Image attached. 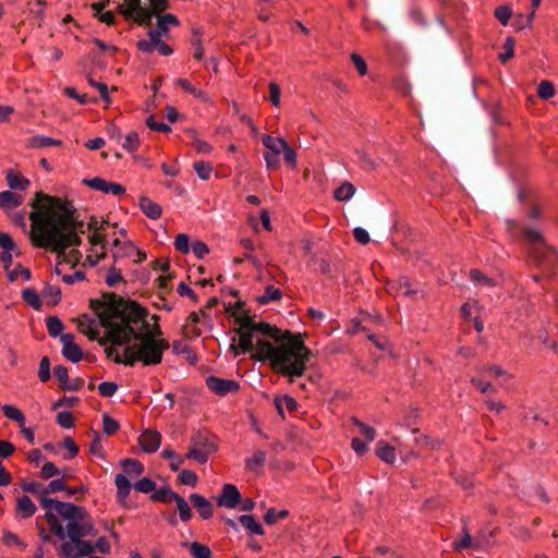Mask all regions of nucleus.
Returning <instances> with one entry per match:
<instances>
[{
  "label": "nucleus",
  "instance_id": "nucleus-53",
  "mask_svg": "<svg viewBox=\"0 0 558 558\" xmlns=\"http://www.w3.org/2000/svg\"><path fill=\"white\" fill-rule=\"evenodd\" d=\"M194 170L196 171L199 179L208 180L213 172V167L208 162L197 161L194 163Z\"/></svg>",
  "mask_w": 558,
  "mask_h": 558
},
{
  "label": "nucleus",
  "instance_id": "nucleus-41",
  "mask_svg": "<svg viewBox=\"0 0 558 558\" xmlns=\"http://www.w3.org/2000/svg\"><path fill=\"white\" fill-rule=\"evenodd\" d=\"M175 85L180 86L186 93H190L191 95H193V96H195V97H197L199 99H203V100L207 99L206 94L203 90L195 88L191 84V82L185 80V78H178V80H175Z\"/></svg>",
  "mask_w": 558,
  "mask_h": 558
},
{
  "label": "nucleus",
  "instance_id": "nucleus-31",
  "mask_svg": "<svg viewBox=\"0 0 558 558\" xmlns=\"http://www.w3.org/2000/svg\"><path fill=\"white\" fill-rule=\"evenodd\" d=\"M125 473L131 476H140L144 472V465L135 459H125L121 462Z\"/></svg>",
  "mask_w": 558,
  "mask_h": 558
},
{
  "label": "nucleus",
  "instance_id": "nucleus-42",
  "mask_svg": "<svg viewBox=\"0 0 558 558\" xmlns=\"http://www.w3.org/2000/svg\"><path fill=\"white\" fill-rule=\"evenodd\" d=\"M7 275L10 281H16L20 278H22L24 281H28L32 277L31 270L20 264L14 269L8 270Z\"/></svg>",
  "mask_w": 558,
  "mask_h": 558
},
{
  "label": "nucleus",
  "instance_id": "nucleus-44",
  "mask_svg": "<svg viewBox=\"0 0 558 558\" xmlns=\"http://www.w3.org/2000/svg\"><path fill=\"white\" fill-rule=\"evenodd\" d=\"M60 474H63V471L59 469L54 463L52 462H46L40 470V477L45 480H49L54 476H59Z\"/></svg>",
  "mask_w": 558,
  "mask_h": 558
},
{
  "label": "nucleus",
  "instance_id": "nucleus-59",
  "mask_svg": "<svg viewBox=\"0 0 558 558\" xmlns=\"http://www.w3.org/2000/svg\"><path fill=\"white\" fill-rule=\"evenodd\" d=\"M179 481L183 485L195 486L197 483V475L190 470H183L179 474Z\"/></svg>",
  "mask_w": 558,
  "mask_h": 558
},
{
  "label": "nucleus",
  "instance_id": "nucleus-2",
  "mask_svg": "<svg viewBox=\"0 0 558 558\" xmlns=\"http://www.w3.org/2000/svg\"><path fill=\"white\" fill-rule=\"evenodd\" d=\"M238 333L242 351H253V357L268 362L271 369L287 377L289 383L303 376L312 352L305 347L301 333L281 330L248 317L241 319Z\"/></svg>",
  "mask_w": 558,
  "mask_h": 558
},
{
  "label": "nucleus",
  "instance_id": "nucleus-11",
  "mask_svg": "<svg viewBox=\"0 0 558 558\" xmlns=\"http://www.w3.org/2000/svg\"><path fill=\"white\" fill-rule=\"evenodd\" d=\"M208 388L219 396H226L228 393H232L239 390L240 385L238 381L232 379H223L218 377H208L207 378Z\"/></svg>",
  "mask_w": 558,
  "mask_h": 558
},
{
  "label": "nucleus",
  "instance_id": "nucleus-22",
  "mask_svg": "<svg viewBox=\"0 0 558 558\" xmlns=\"http://www.w3.org/2000/svg\"><path fill=\"white\" fill-rule=\"evenodd\" d=\"M376 456L384 462L392 464L396 461V450L386 441L380 440L376 445Z\"/></svg>",
  "mask_w": 558,
  "mask_h": 558
},
{
  "label": "nucleus",
  "instance_id": "nucleus-55",
  "mask_svg": "<svg viewBox=\"0 0 558 558\" xmlns=\"http://www.w3.org/2000/svg\"><path fill=\"white\" fill-rule=\"evenodd\" d=\"M174 247L183 254L189 253L191 250L189 236L184 233L178 234L174 240Z\"/></svg>",
  "mask_w": 558,
  "mask_h": 558
},
{
  "label": "nucleus",
  "instance_id": "nucleus-19",
  "mask_svg": "<svg viewBox=\"0 0 558 558\" xmlns=\"http://www.w3.org/2000/svg\"><path fill=\"white\" fill-rule=\"evenodd\" d=\"M388 292L412 298L417 293L416 289H413L410 281L405 278L399 279L393 282H389Z\"/></svg>",
  "mask_w": 558,
  "mask_h": 558
},
{
  "label": "nucleus",
  "instance_id": "nucleus-33",
  "mask_svg": "<svg viewBox=\"0 0 558 558\" xmlns=\"http://www.w3.org/2000/svg\"><path fill=\"white\" fill-rule=\"evenodd\" d=\"M22 298L25 303H27L29 306H32L35 310H40L41 307V300L39 294L34 288H26L22 291Z\"/></svg>",
  "mask_w": 558,
  "mask_h": 558
},
{
  "label": "nucleus",
  "instance_id": "nucleus-7",
  "mask_svg": "<svg viewBox=\"0 0 558 558\" xmlns=\"http://www.w3.org/2000/svg\"><path fill=\"white\" fill-rule=\"evenodd\" d=\"M73 223L78 227L77 235L80 233H85L86 231H93V233L88 236L92 250L87 255L86 260L90 266H95L106 255L105 238L99 232L100 230H104L105 222H99L97 219L93 218L86 226L84 222L75 221L74 219Z\"/></svg>",
  "mask_w": 558,
  "mask_h": 558
},
{
  "label": "nucleus",
  "instance_id": "nucleus-18",
  "mask_svg": "<svg viewBox=\"0 0 558 558\" xmlns=\"http://www.w3.org/2000/svg\"><path fill=\"white\" fill-rule=\"evenodd\" d=\"M36 510V505L27 495L17 497L15 506V514L17 517L28 519L35 514Z\"/></svg>",
  "mask_w": 558,
  "mask_h": 558
},
{
  "label": "nucleus",
  "instance_id": "nucleus-61",
  "mask_svg": "<svg viewBox=\"0 0 558 558\" xmlns=\"http://www.w3.org/2000/svg\"><path fill=\"white\" fill-rule=\"evenodd\" d=\"M38 376L39 379L44 383L50 378V362L47 356H44L40 360Z\"/></svg>",
  "mask_w": 558,
  "mask_h": 558
},
{
  "label": "nucleus",
  "instance_id": "nucleus-3",
  "mask_svg": "<svg viewBox=\"0 0 558 558\" xmlns=\"http://www.w3.org/2000/svg\"><path fill=\"white\" fill-rule=\"evenodd\" d=\"M34 210L29 215L32 221L31 239L38 247H50L57 253L56 274L62 275L63 266L74 267L82 258L78 250H66L81 243L77 235L78 227L73 223V217L65 209L63 201L36 193L32 203Z\"/></svg>",
  "mask_w": 558,
  "mask_h": 558
},
{
  "label": "nucleus",
  "instance_id": "nucleus-39",
  "mask_svg": "<svg viewBox=\"0 0 558 558\" xmlns=\"http://www.w3.org/2000/svg\"><path fill=\"white\" fill-rule=\"evenodd\" d=\"M185 546H189L194 558H211V551L206 545L193 542L191 544H185Z\"/></svg>",
  "mask_w": 558,
  "mask_h": 558
},
{
  "label": "nucleus",
  "instance_id": "nucleus-25",
  "mask_svg": "<svg viewBox=\"0 0 558 558\" xmlns=\"http://www.w3.org/2000/svg\"><path fill=\"white\" fill-rule=\"evenodd\" d=\"M148 37L149 39H142L137 43V48L143 52H153L156 50L157 43H159L162 36H160V31L150 29Z\"/></svg>",
  "mask_w": 558,
  "mask_h": 558
},
{
  "label": "nucleus",
  "instance_id": "nucleus-38",
  "mask_svg": "<svg viewBox=\"0 0 558 558\" xmlns=\"http://www.w3.org/2000/svg\"><path fill=\"white\" fill-rule=\"evenodd\" d=\"M53 374L64 390H77L76 386H68L69 372L66 367L58 365L54 367Z\"/></svg>",
  "mask_w": 558,
  "mask_h": 558
},
{
  "label": "nucleus",
  "instance_id": "nucleus-29",
  "mask_svg": "<svg viewBox=\"0 0 558 558\" xmlns=\"http://www.w3.org/2000/svg\"><path fill=\"white\" fill-rule=\"evenodd\" d=\"M275 405L277 408L278 413L283 416L284 410L292 412L296 410L298 402L290 396L277 397L275 399Z\"/></svg>",
  "mask_w": 558,
  "mask_h": 558
},
{
  "label": "nucleus",
  "instance_id": "nucleus-15",
  "mask_svg": "<svg viewBox=\"0 0 558 558\" xmlns=\"http://www.w3.org/2000/svg\"><path fill=\"white\" fill-rule=\"evenodd\" d=\"M24 202V195L20 192H13V191H3L0 192V207L5 210L10 211L19 206H21Z\"/></svg>",
  "mask_w": 558,
  "mask_h": 558
},
{
  "label": "nucleus",
  "instance_id": "nucleus-30",
  "mask_svg": "<svg viewBox=\"0 0 558 558\" xmlns=\"http://www.w3.org/2000/svg\"><path fill=\"white\" fill-rule=\"evenodd\" d=\"M239 521L250 532L257 534V535L265 534V531H264L262 524L259 522H257L253 515H247V514L240 515Z\"/></svg>",
  "mask_w": 558,
  "mask_h": 558
},
{
  "label": "nucleus",
  "instance_id": "nucleus-28",
  "mask_svg": "<svg viewBox=\"0 0 558 558\" xmlns=\"http://www.w3.org/2000/svg\"><path fill=\"white\" fill-rule=\"evenodd\" d=\"M54 510H47L46 520L50 525L51 531L60 538L64 539L66 535V526L64 527L52 513Z\"/></svg>",
  "mask_w": 558,
  "mask_h": 558
},
{
  "label": "nucleus",
  "instance_id": "nucleus-10",
  "mask_svg": "<svg viewBox=\"0 0 558 558\" xmlns=\"http://www.w3.org/2000/svg\"><path fill=\"white\" fill-rule=\"evenodd\" d=\"M83 183L88 187L101 191L105 194L121 195L125 192V187L123 185L107 181L99 177L85 179Z\"/></svg>",
  "mask_w": 558,
  "mask_h": 558
},
{
  "label": "nucleus",
  "instance_id": "nucleus-47",
  "mask_svg": "<svg viewBox=\"0 0 558 558\" xmlns=\"http://www.w3.org/2000/svg\"><path fill=\"white\" fill-rule=\"evenodd\" d=\"M514 39L511 38V37H508L506 40H505V44H504V51L499 53V60L501 62H507L508 60H510L513 54H514Z\"/></svg>",
  "mask_w": 558,
  "mask_h": 558
},
{
  "label": "nucleus",
  "instance_id": "nucleus-51",
  "mask_svg": "<svg viewBox=\"0 0 558 558\" xmlns=\"http://www.w3.org/2000/svg\"><path fill=\"white\" fill-rule=\"evenodd\" d=\"M140 146V136L136 132H130L122 143V147L128 151H135Z\"/></svg>",
  "mask_w": 558,
  "mask_h": 558
},
{
  "label": "nucleus",
  "instance_id": "nucleus-63",
  "mask_svg": "<svg viewBox=\"0 0 558 558\" xmlns=\"http://www.w3.org/2000/svg\"><path fill=\"white\" fill-rule=\"evenodd\" d=\"M57 422L60 426H62L64 428H70L74 424V417L70 412L63 411V412L58 413Z\"/></svg>",
  "mask_w": 558,
  "mask_h": 558
},
{
  "label": "nucleus",
  "instance_id": "nucleus-43",
  "mask_svg": "<svg viewBox=\"0 0 558 558\" xmlns=\"http://www.w3.org/2000/svg\"><path fill=\"white\" fill-rule=\"evenodd\" d=\"M73 543L76 545L75 557L77 558L89 556L95 551L94 545L90 542L83 541V538H81L78 542Z\"/></svg>",
  "mask_w": 558,
  "mask_h": 558
},
{
  "label": "nucleus",
  "instance_id": "nucleus-26",
  "mask_svg": "<svg viewBox=\"0 0 558 558\" xmlns=\"http://www.w3.org/2000/svg\"><path fill=\"white\" fill-rule=\"evenodd\" d=\"M178 25H179V20L177 19L175 15H173L171 13L160 15V13H159L156 31H160V36H163L167 34L169 28H171L173 26H178Z\"/></svg>",
  "mask_w": 558,
  "mask_h": 558
},
{
  "label": "nucleus",
  "instance_id": "nucleus-23",
  "mask_svg": "<svg viewBox=\"0 0 558 558\" xmlns=\"http://www.w3.org/2000/svg\"><path fill=\"white\" fill-rule=\"evenodd\" d=\"M140 207L151 219H158L161 216V207L148 197H141Z\"/></svg>",
  "mask_w": 558,
  "mask_h": 558
},
{
  "label": "nucleus",
  "instance_id": "nucleus-45",
  "mask_svg": "<svg viewBox=\"0 0 558 558\" xmlns=\"http://www.w3.org/2000/svg\"><path fill=\"white\" fill-rule=\"evenodd\" d=\"M281 298V291L274 286H268L265 290V293L258 298V302L262 304H266L269 301H277Z\"/></svg>",
  "mask_w": 558,
  "mask_h": 558
},
{
  "label": "nucleus",
  "instance_id": "nucleus-62",
  "mask_svg": "<svg viewBox=\"0 0 558 558\" xmlns=\"http://www.w3.org/2000/svg\"><path fill=\"white\" fill-rule=\"evenodd\" d=\"M59 551L65 558H77L75 557L76 545L72 541L62 543Z\"/></svg>",
  "mask_w": 558,
  "mask_h": 558
},
{
  "label": "nucleus",
  "instance_id": "nucleus-14",
  "mask_svg": "<svg viewBox=\"0 0 558 558\" xmlns=\"http://www.w3.org/2000/svg\"><path fill=\"white\" fill-rule=\"evenodd\" d=\"M74 337L71 333L62 335L60 340L63 344L62 353L71 362L76 363L81 361L83 352L80 347L73 341Z\"/></svg>",
  "mask_w": 558,
  "mask_h": 558
},
{
  "label": "nucleus",
  "instance_id": "nucleus-12",
  "mask_svg": "<svg viewBox=\"0 0 558 558\" xmlns=\"http://www.w3.org/2000/svg\"><path fill=\"white\" fill-rule=\"evenodd\" d=\"M240 492L232 484H225L221 495L217 498V504L221 507L233 509L240 502Z\"/></svg>",
  "mask_w": 558,
  "mask_h": 558
},
{
  "label": "nucleus",
  "instance_id": "nucleus-6",
  "mask_svg": "<svg viewBox=\"0 0 558 558\" xmlns=\"http://www.w3.org/2000/svg\"><path fill=\"white\" fill-rule=\"evenodd\" d=\"M166 9V0H123L119 5V12L124 17L146 26L151 24L154 15H158Z\"/></svg>",
  "mask_w": 558,
  "mask_h": 558
},
{
  "label": "nucleus",
  "instance_id": "nucleus-36",
  "mask_svg": "<svg viewBox=\"0 0 558 558\" xmlns=\"http://www.w3.org/2000/svg\"><path fill=\"white\" fill-rule=\"evenodd\" d=\"M172 498L174 499V502L177 504V510L179 512L180 519L183 522L191 520L192 510H191L189 504L186 502V500L181 496H174V497L172 496Z\"/></svg>",
  "mask_w": 558,
  "mask_h": 558
},
{
  "label": "nucleus",
  "instance_id": "nucleus-9",
  "mask_svg": "<svg viewBox=\"0 0 558 558\" xmlns=\"http://www.w3.org/2000/svg\"><path fill=\"white\" fill-rule=\"evenodd\" d=\"M216 451V446L205 435L197 434L191 440L190 449L185 456L186 459L205 464L208 457Z\"/></svg>",
  "mask_w": 558,
  "mask_h": 558
},
{
  "label": "nucleus",
  "instance_id": "nucleus-50",
  "mask_svg": "<svg viewBox=\"0 0 558 558\" xmlns=\"http://www.w3.org/2000/svg\"><path fill=\"white\" fill-rule=\"evenodd\" d=\"M555 86L549 81H542L538 85L537 94L542 99H549L555 95Z\"/></svg>",
  "mask_w": 558,
  "mask_h": 558
},
{
  "label": "nucleus",
  "instance_id": "nucleus-24",
  "mask_svg": "<svg viewBox=\"0 0 558 558\" xmlns=\"http://www.w3.org/2000/svg\"><path fill=\"white\" fill-rule=\"evenodd\" d=\"M21 487L24 492L38 495L40 497V504L44 507V499H50L45 497V485L36 481L23 480Z\"/></svg>",
  "mask_w": 558,
  "mask_h": 558
},
{
  "label": "nucleus",
  "instance_id": "nucleus-58",
  "mask_svg": "<svg viewBox=\"0 0 558 558\" xmlns=\"http://www.w3.org/2000/svg\"><path fill=\"white\" fill-rule=\"evenodd\" d=\"M118 390V385L113 381H102L98 386V391L104 397H112Z\"/></svg>",
  "mask_w": 558,
  "mask_h": 558
},
{
  "label": "nucleus",
  "instance_id": "nucleus-13",
  "mask_svg": "<svg viewBox=\"0 0 558 558\" xmlns=\"http://www.w3.org/2000/svg\"><path fill=\"white\" fill-rule=\"evenodd\" d=\"M140 446L145 452H155L161 444V435L155 429H146L138 438Z\"/></svg>",
  "mask_w": 558,
  "mask_h": 558
},
{
  "label": "nucleus",
  "instance_id": "nucleus-56",
  "mask_svg": "<svg viewBox=\"0 0 558 558\" xmlns=\"http://www.w3.org/2000/svg\"><path fill=\"white\" fill-rule=\"evenodd\" d=\"M511 14V9L507 5H501L495 9V16L502 25L508 24Z\"/></svg>",
  "mask_w": 558,
  "mask_h": 558
},
{
  "label": "nucleus",
  "instance_id": "nucleus-32",
  "mask_svg": "<svg viewBox=\"0 0 558 558\" xmlns=\"http://www.w3.org/2000/svg\"><path fill=\"white\" fill-rule=\"evenodd\" d=\"M355 193V187L350 182L342 183L338 189L335 190L333 197L338 202L349 201Z\"/></svg>",
  "mask_w": 558,
  "mask_h": 558
},
{
  "label": "nucleus",
  "instance_id": "nucleus-52",
  "mask_svg": "<svg viewBox=\"0 0 558 558\" xmlns=\"http://www.w3.org/2000/svg\"><path fill=\"white\" fill-rule=\"evenodd\" d=\"M66 489V485L63 478H54L49 482L48 485L45 486V497H48L49 494L63 492Z\"/></svg>",
  "mask_w": 558,
  "mask_h": 558
},
{
  "label": "nucleus",
  "instance_id": "nucleus-35",
  "mask_svg": "<svg viewBox=\"0 0 558 558\" xmlns=\"http://www.w3.org/2000/svg\"><path fill=\"white\" fill-rule=\"evenodd\" d=\"M266 461V453L262 450L254 451L253 456L245 462L246 468L253 472H257Z\"/></svg>",
  "mask_w": 558,
  "mask_h": 558
},
{
  "label": "nucleus",
  "instance_id": "nucleus-20",
  "mask_svg": "<svg viewBox=\"0 0 558 558\" xmlns=\"http://www.w3.org/2000/svg\"><path fill=\"white\" fill-rule=\"evenodd\" d=\"M190 500L203 519H209L213 515V505L208 499L198 494H192Z\"/></svg>",
  "mask_w": 558,
  "mask_h": 558
},
{
  "label": "nucleus",
  "instance_id": "nucleus-64",
  "mask_svg": "<svg viewBox=\"0 0 558 558\" xmlns=\"http://www.w3.org/2000/svg\"><path fill=\"white\" fill-rule=\"evenodd\" d=\"M134 487L141 493H150L155 489L156 485L151 480L144 477L136 482Z\"/></svg>",
  "mask_w": 558,
  "mask_h": 558
},
{
  "label": "nucleus",
  "instance_id": "nucleus-60",
  "mask_svg": "<svg viewBox=\"0 0 558 558\" xmlns=\"http://www.w3.org/2000/svg\"><path fill=\"white\" fill-rule=\"evenodd\" d=\"M102 422H104V432L107 435L114 434L119 428V423L110 417L107 413L102 415Z\"/></svg>",
  "mask_w": 558,
  "mask_h": 558
},
{
  "label": "nucleus",
  "instance_id": "nucleus-5",
  "mask_svg": "<svg viewBox=\"0 0 558 558\" xmlns=\"http://www.w3.org/2000/svg\"><path fill=\"white\" fill-rule=\"evenodd\" d=\"M523 238L530 243L529 255L536 266L550 270L558 265V253L545 243L538 230L526 227L523 229Z\"/></svg>",
  "mask_w": 558,
  "mask_h": 558
},
{
  "label": "nucleus",
  "instance_id": "nucleus-1",
  "mask_svg": "<svg viewBox=\"0 0 558 558\" xmlns=\"http://www.w3.org/2000/svg\"><path fill=\"white\" fill-rule=\"evenodd\" d=\"M100 324L106 328L105 338L100 344L110 342L112 348L108 354L116 353L114 361L133 366L136 362L144 365H157L162 354L169 349V343L161 338L157 317L149 315L137 303L117 300L110 302H94Z\"/></svg>",
  "mask_w": 558,
  "mask_h": 558
},
{
  "label": "nucleus",
  "instance_id": "nucleus-57",
  "mask_svg": "<svg viewBox=\"0 0 558 558\" xmlns=\"http://www.w3.org/2000/svg\"><path fill=\"white\" fill-rule=\"evenodd\" d=\"M282 155L287 166L290 167L291 169H295L298 166L296 151L290 145H288Z\"/></svg>",
  "mask_w": 558,
  "mask_h": 558
},
{
  "label": "nucleus",
  "instance_id": "nucleus-21",
  "mask_svg": "<svg viewBox=\"0 0 558 558\" xmlns=\"http://www.w3.org/2000/svg\"><path fill=\"white\" fill-rule=\"evenodd\" d=\"M77 328L90 340H96L98 338L99 332L97 330V323L87 316H83L77 319Z\"/></svg>",
  "mask_w": 558,
  "mask_h": 558
},
{
  "label": "nucleus",
  "instance_id": "nucleus-4",
  "mask_svg": "<svg viewBox=\"0 0 558 558\" xmlns=\"http://www.w3.org/2000/svg\"><path fill=\"white\" fill-rule=\"evenodd\" d=\"M44 509L54 510L62 519L68 521L66 535L72 542L96 534L92 519L84 507L57 499H44Z\"/></svg>",
  "mask_w": 558,
  "mask_h": 558
},
{
  "label": "nucleus",
  "instance_id": "nucleus-54",
  "mask_svg": "<svg viewBox=\"0 0 558 558\" xmlns=\"http://www.w3.org/2000/svg\"><path fill=\"white\" fill-rule=\"evenodd\" d=\"M289 512L287 510H280L276 512L274 508L267 510L264 520L267 524H275L278 520L287 518Z\"/></svg>",
  "mask_w": 558,
  "mask_h": 558
},
{
  "label": "nucleus",
  "instance_id": "nucleus-8",
  "mask_svg": "<svg viewBox=\"0 0 558 558\" xmlns=\"http://www.w3.org/2000/svg\"><path fill=\"white\" fill-rule=\"evenodd\" d=\"M260 141L267 149L264 154L266 168H280V160L278 157L283 154L284 149L288 147V142L282 137H275L269 134H263Z\"/></svg>",
  "mask_w": 558,
  "mask_h": 558
},
{
  "label": "nucleus",
  "instance_id": "nucleus-37",
  "mask_svg": "<svg viewBox=\"0 0 558 558\" xmlns=\"http://www.w3.org/2000/svg\"><path fill=\"white\" fill-rule=\"evenodd\" d=\"M352 423L357 427V432L361 436H363L368 442L373 441L376 437V430L356 417L352 418Z\"/></svg>",
  "mask_w": 558,
  "mask_h": 558
},
{
  "label": "nucleus",
  "instance_id": "nucleus-49",
  "mask_svg": "<svg viewBox=\"0 0 558 558\" xmlns=\"http://www.w3.org/2000/svg\"><path fill=\"white\" fill-rule=\"evenodd\" d=\"M161 456L166 459H171L170 469L172 471H178L180 465L184 462V458L180 457L171 449H165Z\"/></svg>",
  "mask_w": 558,
  "mask_h": 558
},
{
  "label": "nucleus",
  "instance_id": "nucleus-27",
  "mask_svg": "<svg viewBox=\"0 0 558 558\" xmlns=\"http://www.w3.org/2000/svg\"><path fill=\"white\" fill-rule=\"evenodd\" d=\"M62 142L44 135H36L28 140V146L32 148H45L50 146H61Z\"/></svg>",
  "mask_w": 558,
  "mask_h": 558
},
{
  "label": "nucleus",
  "instance_id": "nucleus-40",
  "mask_svg": "<svg viewBox=\"0 0 558 558\" xmlns=\"http://www.w3.org/2000/svg\"><path fill=\"white\" fill-rule=\"evenodd\" d=\"M2 411H3V414L5 415V417H8L9 420H12L16 423H19L21 426L24 425L25 423V416L24 414L22 413L21 410H19L17 408L13 407V405H3L2 408Z\"/></svg>",
  "mask_w": 558,
  "mask_h": 558
},
{
  "label": "nucleus",
  "instance_id": "nucleus-34",
  "mask_svg": "<svg viewBox=\"0 0 558 558\" xmlns=\"http://www.w3.org/2000/svg\"><path fill=\"white\" fill-rule=\"evenodd\" d=\"M117 489H118V497L121 499H124L129 496L131 492V483L126 475L124 474H118L114 480Z\"/></svg>",
  "mask_w": 558,
  "mask_h": 558
},
{
  "label": "nucleus",
  "instance_id": "nucleus-48",
  "mask_svg": "<svg viewBox=\"0 0 558 558\" xmlns=\"http://www.w3.org/2000/svg\"><path fill=\"white\" fill-rule=\"evenodd\" d=\"M470 278L476 284H481L484 287L495 286V282L490 278L486 277L483 272H481L477 269H472L470 271Z\"/></svg>",
  "mask_w": 558,
  "mask_h": 558
},
{
  "label": "nucleus",
  "instance_id": "nucleus-16",
  "mask_svg": "<svg viewBox=\"0 0 558 558\" xmlns=\"http://www.w3.org/2000/svg\"><path fill=\"white\" fill-rule=\"evenodd\" d=\"M478 547H480V544L473 539V537L471 536V534L468 530L466 522L464 521L462 530H461V535L459 537H457L452 543L453 550L462 551L464 549L478 548Z\"/></svg>",
  "mask_w": 558,
  "mask_h": 558
},
{
  "label": "nucleus",
  "instance_id": "nucleus-17",
  "mask_svg": "<svg viewBox=\"0 0 558 558\" xmlns=\"http://www.w3.org/2000/svg\"><path fill=\"white\" fill-rule=\"evenodd\" d=\"M5 180L7 184L11 190H15L14 192H24L27 190V187L31 185V182L28 179L23 177L20 172L15 170H8L5 172Z\"/></svg>",
  "mask_w": 558,
  "mask_h": 558
},
{
  "label": "nucleus",
  "instance_id": "nucleus-46",
  "mask_svg": "<svg viewBox=\"0 0 558 558\" xmlns=\"http://www.w3.org/2000/svg\"><path fill=\"white\" fill-rule=\"evenodd\" d=\"M47 329L51 337H57L61 335L63 330V324L58 317L50 316L47 318Z\"/></svg>",
  "mask_w": 558,
  "mask_h": 558
}]
</instances>
